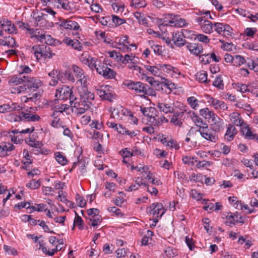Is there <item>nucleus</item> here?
Masks as SVG:
<instances>
[{
    "instance_id": "1",
    "label": "nucleus",
    "mask_w": 258,
    "mask_h": 258,
    "mask_svg": "<svg viewBox=\"0 0 258 258\" xmlns=\"http://www.w3.org/2000/svg\"><path fill=\"white\" fill-rule=\"evenodd\" d=\"M24 78L25 79V83L23 86L17 87L18 93L25 91L35 92L37 90L42 89L43 83L38 78L24 76Z\"/></svg>"
},
{
    "instance_id": "2",
    "label": "nucleus",
    "mask_w": 258,
    "mask_h": 258,
    "mask_svg": "<svg viewBox=\"0 0 258 258\" xmlns=\"http://www.w3.org/2000/svg\"><path fill=\"white\" fill-rule=\"evenodd\" d=\"M125 85L128 89L134 90L136 94H138L141 97L150 95L153 91V89L149 85L141 82L130 81L126 83Z\"/></svg>"
},
{
    "instance_id": "3",
    "label": "nucleus",
    "mask_w": 258,
    "mask_h": 258,
    "mask_svg": "<svg viewBox=\"0 0 258 258\" xmlns=\"http://www.w3.org/2000/svg\"><path fill=\"white\" fill-rule=\"evenodd\" d=\"M55 97L57 99L61 100L69 99L71 105H72L73 102L77 100V97L73 94L72 88L67 85H62L57 87L56 89Z\"/></svg>"
},
{
    "instance_id": "4",
    "label": "nucleus",
    "mask_w": 258,
    "mask_h": 258,
    "mask_svg": "<svg viewBox=\"0 0 258 258\" xmlns=\"http://www.w3.org/2000/svg\"><path fill=\"white\" fill-rule=\"evenodd\" d=\"M166 211L162 204L160 203H153L147 209V213L152 216L153 221L155 223L158 222L159 219L162 217Z\"/></svg>"
},
{
    "instance_id": "5",
    "label": "nucleus",
    "mask_w": 258,
    "mask_h": 258,
    "mask_svg": "<svg viewBox=\"0 0 258 258\" xmlns=\"http://www.w3.org/2000/svg\"><path fill=\"white\" fill-rule=\"evenodd\" d=\"M31 52L34 54L37 60L42 58H51L52 53L50 48L45 45H36L33 46Z\"/></svg>"
},
{
    "instance_id": "6",
    "label": "nucleus",
    "mask_w": 258,
    "mask_h": 258,
    "mask_svg": "<svg viewBox=\"0 0 258 258\" xmlns=\"http://www.w3.org/2000/svg\"><path fill=\"white\" fill-rule=\"evenodd\" d=\"M34 131V127L27 128L20 131L19 129H15L8 133L9 137L12 142L15 144L21 143L23 141L22 134H30Z\"/></svg>"
},
{
    "instance_id": "7",
    "label": "nucleus",
    "mask_w": 258,
    "mask_h": 258,
    "mask_svg": "<svg viewBox=\"0 0 258 258\" xmlns=\"http://www.w3.org/2000/svg\"><path fill=\"white\" fill-rule=\"evenodd\" d=\"M111 88V87L107 85L102 86L96 89V93L102 99L111 102L115 98V95L112 93Z\"/></svg>"
},
{
    "instance_id": "8",
    "label": "nucleus",
    "mask_w": 258,
    "mask_h": 258,
    "mask_svg": "<svg viewBox=\"0 0 258 258\" xmlns=\"http://www.w3.org/2000/svg\"><path fill=\"white\" fill-rule=\"evenodd\" d=\"M214 29L218 34L226 37L231 36L233 33L231 27L225 23H214Z\"/></svg>"
},
{
    "instance_id": "9",
    "label": "nucleus",
    "mask_w": 258,
    "mask_h": 258,
    "mask_svg": "<svg viewBox=\"0 0 258 258\" xmlns=\"http://www.w3.org/2000/svg\"><path fill=\"white\" fill-rule=\"evenodd\" d=\"M199 132L203 138L211 142L215 143L218 139V134L213 131L210 126L206 125L201 127Z\"/></svg>"
},
{
    "instance_id": "10",
    "label": "nucleus",
    "mask_w": 258,
    "mask_h": 258,
    "mask_svg": "<svg viewBox=\"0 0 258 258\" xmlns=\"http://www.w3.org/2000/svg\"><path fill=\"white\" fill-rule=\"evenodd\" d=\"M78 91L80 97V101L90 103V105H91L92 104L91 101L94 99V94L88 91L87 84L79 87Z\"/></svg>"
},
{
    "instance_id": "11",
    "label": "nucleus",
    "mask_w": 258,
    "mask_h": 258,
    "mask_svg": "<svg viewBox=\"0 0 258 258\" xmlns=\"http://www.w3.org/2000/svg\"><path fill=\"white\" fill-rule=\"evenodd\" d=\"M211 119V123L210 127L213 131L218 134L224 129V120L218 116L216 113L210 119Z\"/></svg>"
},
{
    "instance_id": "12",
    "label": "nucleus",
    "mask_w": 258,
    "mask_h": 258,
    "mask_svg": "<svg viewBox=\"0 0 258 258\" xmlns=\"http://www.w3.org/2000/svg\"><path fill=\"white\" fill-rule=\"evenodd\" d=\"M76 101L73 102L72 105L73 107V111H74L77 116H80L84 113L90 108V103L84 102L82 101Z\"/></svg>"
},
{
    "instance_id": "13",
    "label": "nucleus",
    "mask_w": 258,
    "mask_h": 258,
    "mask_svg": "<svg viewBox=\"0 0 258 258\" xmlns=\"http://www.w3.org/2000/svg\"><path fill=\"white\" fill-rule=\"evenodd\" d=\"M72 69L76 79H77V82L80 83L81 86L87 85L88 78L85 75L83 70L75 64L72 65Z\"/></svg>"
},
{
    "instance_id": "14",
    "label": "nucleus",
    "mask_w": 258,
    "mask_h": 258,
    "mask_svg": "<svg viewBox=\"0 0 258 258\" xmlns=\"http://www.w3.org/2000/svg\"><path fill=\"white\" fill-rule=\"evenodd\" d=\"M97 73L106 79H112L115 77L116 73L115 71L107 67L106 64L98 65L97 69Z\"/></svg>"
},
{
    "instance_id": "15",
    "label": "nucleus",
    "mask_w": 258,
    "mask_h": 258,
    "mask_svg": "<svg viewBox=\"0 0 258 258\" xmlns=\"http://www.w3.org/2000/svg\"><path fill=\"white\" fill-rule=\"evenodd\" d=\"M207 102L216 110H220L223 111L227 110L228 106L224 101L210 97L209 95L207 96Z\"/></svg>"
},
{
    "instance_id": "16",
    "label": "nucleus",
    "mask_w": 258,
    "mask_h": 258,
    "mask_svg": "<svg viewBox=\"0 0 258 258\" xmlns=\"http://www.w3.org/2000/svg\"><path fill=\"white\" fill-rule=\"evenodd\" d=\"M168 120L165 118L163 115H159L157 112L154 113V115L148 119L149 124L154 127H159L162 125L164 122H167Z\"/></svg>"
},
{
    "instance_id": "17",
    "label": "nucleus",
    "mask_w": 258,
    "mask_h": 258,
    "mask_svg": "<svg viewBox=\"0 0 258 258\" xmlns=\"http://www.w3.org/2000/svg\"><path fill=\"white\" fill-rule=\"evenodd\" d=\"M59 26L67 30H81L80 27L77 22L70 19H63L60 21Z\"/></svg>"
},
{
    "instance_id": "18",
    "label": "nucleus",
    "mask_w": 258,
    "mask_h": 258,
    "mask_svg": "<svg viewBox=\"0 0 258 258\" xmlns=\"http://www.w3.org/2000/svg\"><path fill=\"white\" fill-rule=\"evenodd\" d=\"M172 41L177 47H180L186 44V40L184 39L183 34L179 31L171 33Z\"/></svg>"
},
{
    "instance_id": "19",
    "label": "nucleus",
    "mask_w": 258,
    "mask_h": 258,
    "mask_svg": "<svg viewBox=\"0 0 258 258\" xmlns=\"http://www.w3.org/2000/svg\"><path fill=\"white\" fill-rule=\"evenodd\" d=\"M40 116L37 114H32L29 113L21 112L19 113V116L16 117L14 119L15 121L20 120H26L28 121H36L40 119Z\"/></svg>"
},
{
    "instance_id": "20",
    "label": "nucleus",
    "mask_w": 258,
    "mask_h": 258,
    "mask_svg": "<svg viewBox=\"0 0 258 258\" xmlns=\"http://www.w3.org/2000/svg\"><path fill=\"white\" fill-rule=\"evenodd\" d=\"M1 27L4 31L9 34L16 33L17 27L8 19H4L0 22Z\"/></svg>"
},
{
    "instance_id": "21",
    "label": "nucleus",
    "mask_w": 258,
    "mask_h": 258,
    "mask_svg": "<svg viewBox=\"0 0 258 258\" xmlns=\"http://www.w3.org/2000/svg\"><path fill=\"white\" fill-rule=\"evenodd\" d=\"M186 47L191 54L196 56L201 53L203 50L201 44L196 43H186Z\"/></svg>"
},
{
    "instance_id": "22",
    "label": "nucleus",
    "mask_w": 258,
    "mask_h": 258,
    "mask_svg": "<svg viewBox=\"0 0 258 258\" xmlns=\"http://www.w3.org/2000/svg\"><path fill=\"white\" fill-rule=\"evenodd\" d=\"M22 108V106H20L18 103L4 104L0 105V113H4L15 110H20Z\"/></svg>"
},
{
    "instance_id": "23",
    "label": "nucleus",
    "mask_w": 258,
    "mask_h": 258,
    "mask_svg": "<svg viewBox=\"0 0 258 258\" xmlns=\"http://www.w3.org/2000/svg\"><path fill=\"white\" fill-rule=\"evenodd\" d=\"M240 132L245 139L250 140H254L256 134L251 130L250 128L246 123L241 127Z\"/></svg>"
},
{
    "instance_id": "24",
    "label": "nucleus",
    "mask_w": 258,
    "mask_h": 258,
    "mask_svg": "<svg viewBox=\"0 0 258 258\" xmlns=\"http://www.w3.org/2000/svg\"><path fill=\"white\" fill-rule=\"evenodd\" d=\"M53 5L57 9H61L65 11L71 12L72 8L70 3L68 0H52Z\"/></svg>"
},
{
    "instance_id": "25",
    "label": "nucleus",
    "mask_w": 258,
    "mask_h": 258,
    "mask_svg": "<svg viewBox=\"0 0 258 258\" xmlns=\"http://www.w3.org/2000/svg\"><path fill=\"white\" fill-rule=\"evenodd\" d=\"M15 149V146L10 143L3 144L0 145V157H5L9 156L10 152Z\"/></svg>"
},
{
    "instance_id": "26",
    "label": "nucleus",
    "mask_w": 258,
    "mask_h": 258,
    "mask_svg": "<svg viewBox=\"0 0 258 258\" xmlns=\"http://www.w3.org/2000/svg\"><path fill=\"white\" fill-rule=\"evenodd\" d=\"M62 42L79 51L82 50L83 48L81 43L76 39L72 40L68 37H65L62 40Z\"/></svg>"
},
{
    "instance_id": "27",
    "label": "nucleus",
    "mask_w": 258,
    "mask_h": 258,
    "mask_svg": "<svg viewBox=\"0 0 258 258\" xmlns=\"http://www.w3.org/2000/svg\"><path fill=\"white\" fill-rule=\"evenodd\" d=\"M229 117L231 121L236 126H239L241 127L245 123L240 117V114L237 112H233L231 113L230 114Z\"/></svg>"
},
{
    "instance_id": "28",
    "label": "nucleus",
    "mask_w": 258,
    "mask_h": 258,
    "mask_svg": "<svg viewBox=\"0 0 258 258\" xmlns=\"http://www.w3.org/2000/svg\"><path fill=\"white\" fill-rule=\"evenodd\" d=\"M0 45L12 48L18 46L15 39L11 36L5 37L4 39L0 38Z\"/></svg>"
},
{
    "instance_id": "29",
    "label": "nucleus",
    "mask_w": 258,
    "mask_h": 258,
    "mask_svg": "<svg viewBox=\"0 0 258 258\" xmlns=\"http://www.w3.org/2000/svg\"><path fill=\"white\" fill-rule=\"evenodd\" d=\"M173 115L170 119V122L173 123L174 125L181 127L182 125V122L181 120V118L183 115V112H174Z\"/></svg>"
},
{
    "instance_id": "30",
    "label": "nucleus",
    "mask_w": 258,
    "mask_h": 258,
    "mask_svg": "<svg viewBox=\"0 0 258 258\" xmlns=\"http://www.w3.org/2000/svg\"><path fill=\"white\" fill-rule=\"evenodd\" d=\"M157 107L161 112L166 114L173 113L174 110L173 106L171 104L163 102H158Z\"/></svg>"
},
{
    "instance_id": "31",
    "label": "nucleus",
    "mask_w": 258,
    "mask_h": 258,
    "mask_svg": "<svg viewBox=\"0 0 258 258\" xmlns=\"http://www.w3.org/2000/svg\"><path fill=\"white\" fill-rule=\"evenodd\" d=\"M236 134V128L233 125L229 124L225 134V139L228 141H231Z\"/></svg>"
},
{
    "instance_id": "32",
    "label": "nucleus",
    "mask_w": 258,
    "mask_h": 258,
    "mask_svg": "<svg viewBox=\"0 0 258 258\" xmlns=\"http://www.w3.org/2000/svg\"><path fill=\"white\" fill-rule=\"evenodd\" d=\"M201 28L204 33L211 34L213 32L214 23L207 20H204Z\"/></svg>"
},
{
    "instance_id": "33",
    "label": "nucleus",
    "mask_w": 258,
    "mask_h": 258,
    "mask_svg": "<svg viewBox=\"0 0 258 258\" xmlns=\"http://www.w3.org/2000/svg\"><path fill=\"white\" fill-rule=\"evenodd\" d=\"M42 19L41 22L39 23H37L36 25L40 27L48 28L49 27H52L53 26V23L52 22H49L47 21L48 18V15L46 14L42 13Z\"/></svg>"
},
{
    "instance_id": "34",
    "label": "nucleus",
    "mask_w": 258,
    "mask_h": 258,
    "mask_svg": "<svg viewBox=\"0 0 258 258\" xmlns=\"http://www.w3.org/2000/svg\"><path fill=\"white\" fill-rule=\"evenodd\" d=\"M144 67L151 74L155 76H159L161 74L160 67L159 66V64L156 66L145 65Z\"/></svg>"
},
{
    "instance_id": "35",
    "label": "nucleus",
    "mask_w": 258,
    "mask_h": 258,
    "mask_svg": "<svg viewBox=\"0 0 258 258\" xmlns=\"http://www.w3.org/2000/svg\"><path fill=\"white\" fill-rule=\"evenodd\" d=\"M140 111L150 119L157 111L154 107H140Z\"/></svg>"
},
{
    "instance_id": "36",
    "label": "nucleus",
    "mask_w": 258,
    "mask_h": 258,
    "mask_svg": "<svg viewBox=\"0 0 258 258\" xmlns=\"http://www.w3.org/2000/svg\"><path fill=\"white\" fill-rule=\"evenodd\" d=\"M173 20L174 22L173 23L172 26L182 27L187 26L188 24L185 19L181 18L178 15H175L174 19H173Z\"/></svg>"
},
{
    "instance_id": "37",
    "label": "nucleus",
    "mask_w": 258,
    "mask_h": 258,
    "mask_svg": "<svg viewBox=\"0 0 258 258\" xmlns=\"http://www.w3.org/2000/svg\"><path fill=\"white\" fill-rule=\"evenodd\" d=\"M134 17L136 18V19L138 20L139 23L140 24L148 26V19L144 17V15L143 14L139 12H136L134 13Z\"/></svg>"
},
{
    "instance_id": "38",
    "label": "nucleus",
    "mask_w": 258,
    "mask_h": 258,
    "mask_svg": "<svg viewBox=\"0 0 258 258\" xmlns=\"http://www.w3.org/2000/svg\"><path fill=\"white\" fill-rule=\"evenodd\" d=\"M87 219L89 221L88 224L93 227L99 225L102 221L101 215H94L93 217L87 218Z\"/></svg>"
},
{
    "instance_id": "39",
    "label": "nucleus",
    "mask_w": 258,
    "mask_h": 258,
    "mask_svg": "<svg viewBox=\"0 0 258 258\" xmlns=\"http://www.w3.org/2000/svg\"><path fill=\"white\" fill-rule=\"evenodd\" d=\"M43 42L46 43L47 45H56L61 44V42H60L59 40L54 39L49 35L45 34L43 35Z\"/></svg>"
},
{
    "instance_id": "40",
    "label": "nucleus",
    "mask_w": 258,
    "mask_h": 258,
    "mask_svg": "<svg viewBox=\"0 0 258 258\" xmlns=\"http://www.w3.org/2000/svg\"><path fill=\"white\" fill-rule=\"evenodd\" d=\"M27 209H29L30 210V213L34 211L43 212L47 211V207L46 204H36L34 206H28L27 207Z\"/></svg>"
},
{
    "instance_id": "41",
    "label": "nucleus",
    "mask_w": 258,
    "mask_h": 258,
    "mask_svg": "<svg viewBox=\"0 0 258 258\" xmlns=\"http://www.w3.org/2000/svg\"><path fill=\"white\" fill-rule=\"evenodd\" d=\"M175 15L172 14H168L164 15L162 21V25L164 26H167L170 25L171 26H172L173 23L174 22L173 19H174Z\"/></svg>"
},
{
    "instance_id": "42",
    "label": "nucleus",
    "mask_w": 258,
    "mask_h": 258,
    "mask_svg": "<svg viewBox=\"0 0 258 258\" xmlns=\"http://www.w3.org/2000/svg\"><path fill=\"white\" fill-rule=\"evenodd\" d=\"M208 74L206 71H202L197 73L196 75V80L200 83H206L207 80Z\"/></svg>"
},
{
    "instance_id": "43",
    "label": "nucleus",
    "mask_w": 258,
    "mask_h": 258,
    "mask_svg": "<svg viewBox=\"0 0 258 258\" xmlns=\"http://www.w3.org/2000/svg\"><path fill=\"white\" fill-rule=\"evenodd\" d=\"M235 218H238V215H236L234 213H230L226 216V221L225 222V224L230 227H232L233 226L235 225L236 223Z\"/></svg>"
},
{
    "instance_id": "44",
    "label": "nucleus",
    "mask_w": 258,
    "mask_h": 258,
    "mask_svg": "<svg viewBox=\"0 0 258 258\" xmlns=\"http://www.w3.org/2000/svg\"><path fill=\"white\" fill-rule=\"evenodd\" d=\"M48 76L51 78L49 82V85L55 86L58 83V80H57V70H53L49 73Z\"/></svg>"
},
{
    "instance_id": "45",
    "label": "nucleus",
    "mask_w": 258,
    "mask_h": 258,
    "mask_svg": "<svg viewBox=\"0 0 258 258\" xmlns=\"http://www.w3.org/2000/svg\"><path fill=\"white\" fill-rule=\"evenodd\" d=\"M200 113L201 115L208 119H210L215 114L213 111L210 110L208 108L201 109Z\"/></svg>"
},
{
    "instance_id": "46",
    "label": "nucleus",
    "mask_w": 258,
    "mask_h": 258,
    "mask_svg": "<svg viewBox=\"0 0 258 258\" xmlns=\"http://www.w3.org/2000/svg\"><path fill=\"white\" fill-rule=\"evenodd\" d=\"M55 158L56 161L61 165L67 164L68 160L62 153L57 152L54 153Z\"/></svg>"
},
{
    "instance_id": "47",
    "label": "nucleus",
    "mask_w": 258,
    "mask_h": 258,
    "mask_svg": "<svg viewBox=\"0 0 258 258\" xmlns=\"http://www.w3.org/2000/svg\"><path fill=\"white\" fill-rule=\"evenodd\" d=\"M233 85L234 89L242 93H244L249 91L248 86L245 84L238 82L233 84Z\"/></svg>"
},
{
    "instance_id": "48",
    "label": "nucleus",
    "mask_w": 258,
    "mask_h": 258,
    "mask_svg": "<svg viewBox=\"0 0 258 258\" xmlns=\"http://www.w3.org/2000/svg\"><path fill=\"white\" fill-rule=\"evenodd\" d=\"M41 185L40 180L32 179L26 185V187L31 189H38Z\"/></svg>"
},
{
    "instance_id": "49",
    "label": "nucleus",
    "mask_w": 258,
    "mask_h": 258,
    "mask_svg": "<svg viewBox=\"0 0 258 258\" xmlns=\"http://www.w3.org/2000/svg\"><path fill=\"white\" fill-rule=\"evenodd\" d=\"M97 19L102 25L110 27L111 17L110 16L102 17L98 15L97 16Z\"/></svg>"
},
{
    "instance_id": "50",
    "label": "nucleus",
    "mask_w": 258,
    "mask_h": 258,
    "mask_svg": "<svg viewBox=\"0 0 258 258\" xmlns=\"http://www.w3.org/2000/svg\"><path fill=\"white\" fill-rule=\"evenodd\" d=\"M130 6L135 8H144L147 3L145 0H132Z\"/></svg>"
},
{
    "instance_id": "51",
    "label": "nucleus",
    "mask_w": 258,
    "mask_h": 258,
    "mask_svg": "<svg viewBox=\"0 0 258 258\" xmlns=\"http://www.w3.org/2000/svg\"><path fill=\"white\" fill-rule=\"evenodd\" d=\"M204 176L201 173H192L189 176V179L191 181L203 182Z\"/></svg>"
},
{
    "instance_id": "52",
    "label": "nucleus",
    "mask_w": 258,
    "mask_h": 258,
    "mask_svg": "<svg viewBox=\"0 0 258 258\" xmlns=\"http://www.w3.org/2000/svg\"><path fill=\"white\" fill-rule=\"evenodd\" d=\"M246 62V60L242 56L240 55H235L234 56L233 64L236 67L240 66Z\"/></svg>"
},
{
    "instance_id": "53",
    "label": "nucleus",
    "mask_w": 258,
    "mask_h": 258,
    "mask_svg": "<svg viewBox=\"0 0 258 258\" xmlns=\"http://www.w3.org/2000/svg\"><path fill=\"white\" fill-rule=\"evenodd\" d=\"M187 101L190 106L194 109H197L199 107V101L194 96H191L187 98Z\"/></svg>"
},
{
    "instance_id": "54",
    "label": "nucleus",
    "mask_w": 258,
    "mask_h": 258,
    "mask_svg": "<svg viewBox=\"0 0 258 258\" xmlns=\"http://www.w3.org/2000/svg\"><path fill=\"white\" fill-rule=\"evenodd\" d=\"M118 195H119L120 196L117 197L116 198L114 199L113 202L116 206L121 207L122 205L126 201L122 197L124 194L122 191H120L118 192Z\"/></svg>"
},
{
    "instance_id": "55",
    "label": "nucleus",
    "mask_w": 258,
    "mask_h": 258,
    "mask_svg": "<svg viewBox=\"0 0 258 258\" xmlns=\"http://www.w3.org/2000/svg\"><path fill=\"white\" fill-rule=\"evenodd\" d=\"M111 17V20L115 27L120 26L126 22L124 19H121L117 16L112 15Z\"/></svg>"
},
{
    "instance_id": "56",
    "label": "nucleus",
    "mask_w": 258,
    "mask_h": 258,
    "mask_svg": "<svg viewBox=\"0 0 258 258\" xmlns=\"http://www.w3.org/2000/svg\"><path fill=\"white\" fill-rule=\"evenodd\" d=\"M26 142L30 146L34 147L35 148H38L39 149H40L42 146V144L39 141H36L35 139H32L31 138H29L28 140H26Z\"/></svg>"
},
{
    "instance_id": "57",
    "label": "nucleus",
    "mask_w": 258,
    "mask_h": 258,
    "mask_svg": "<svg viewBox=\"0 0 258 258\" xmlns=\"http://www.w3.org/2000/svg\"><path fill=\"white\" fill-rule=\"evenodd\" d=\"M197 157L185 156L183 157L182 160L185 164L193 165L197 162Z\"/></svg>"
},
{
    "instance_id": "58",
    "label": "nucleus",
    "mask_w": 258,
    "mask_h": 258,
    "mask_svg": "<svg viewBox=\"0 0 258 258\" xmlns=\"http://www.w3.org/2000/svg\"><path fill=\"white\" fill-rule=\"evenodd\" d=\"M70 106L68 104H60L55 106L54 108L56 112L62 113L63 112H67Z\"/></svg>"
},
{
    "instance_id": "59",
    "label": "nucleus",
    "mask_w": 258,
    "mask_h": 258,
    "mask_svg": "<svg viewBox=\"0 0 258 258\" xmlns=\"http://www.w3.org/2000/svg\"><path fill=\"white\" fill-rule=\"evenodd\" d=\"M76 215L74 221V225L77 226L80 230H82L84 229L83 220H82V218L80 216H79L76 213Z\"/></svg>"
},
{
    "instance_id": "60",
    "label": "nucleus",
    "mask_w": 258,
    "mask_h": 258,
    "mask_svg": "<svg viewBox=\"0 0 258 258\" xmlns=\"http://www.w3.org/2000/svg\"><path fill=\"white\" fill-rule=\"evenodd\" d=\"M25 79L24 78V76L22 77H19L17 76L13 77L10 80L9 82L11 84L14 85H19L21 83H25Z\"/></svg>"
},
{
    "instance_id": "61",
    "label": "nucleus",
    "mask_w": 258,
    "mask_h": 258,
    "mask_svg": "<svg viewBox=\"0 0 258 258\" xmlns=\"http://www.w3.org/2000/svg\"><path fill=\"white\" fill-rule=\"evenodd\" d=\"M149 43L151 44V47L153 50L154 52L157 55H163V51L162 49V47L160 45L155 44L152 42L151 44V42H149Z\"/></svg>"
},
{
    "instance_id": "62",
    "label": "nucleus",
    "mask_w": 258,
    "mask_h": 258,
    "mask_svg": "<svg viewBox=\"0 0 258 258\" xmlns=\"http://www.w3.org/2000/svg\"><path fill=\"white\" fill-rule=\"evenodd\" d=\"M77 164H78L79 165L80 171L82 174H84L86 172V166L87 163L85 162V160H81L80 161H79L78 163L75 162L73 164V167L75 168Z\"/></svg>"
},
{
    "instance_id": "63",
    "label": "nucleus",
    "mask_w": 258,
    "mask_h": 258,
    "mask_svg": "<svg viewBox=\"0 0 258 258\" xmlns=\"http://www.w3.org/2000/svg\"><path fill=\"white\" fill-rule=\"evenodd\" d=\"M246 67L250 69L253 70L255 72H258V64L256 63L253 60L249 59L248 61H246Z\"/></svg>"
},
{
    "instance_id": "64",
    "label": "nucleus",
    "mask_w": 258,
    "mask_h": 258,
    "mask_svg": "<svg viewBox=\"0 0 258 258\" xmlns=\"http://www.w3.org/2000/svg\"><path fill=\"white\" fill-rule=\"evenodd\" d=\"M213 85L220 89H222L224 84L222 77L220 76L217 77L213 83Z\"/></svg>"
}]
</instances>
